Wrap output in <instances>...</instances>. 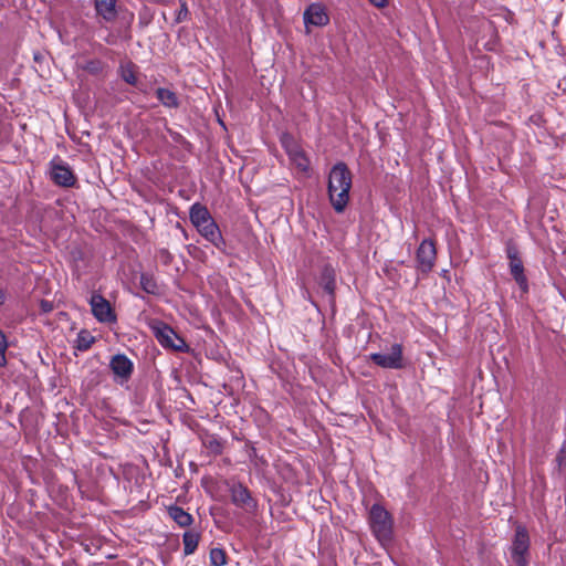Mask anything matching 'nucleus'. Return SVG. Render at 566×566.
Returning <instances> with one entry per match:
<instances>
[{"mask_svg": "<svg viewBox=\"0 0 566 566\" xmlns=\"http://www.w3.org/2000/svg\"><path fill=\"white\" fill-rule=\"evenodd\" d=\"M352 178L349 168L343 161L335 164L328 174V199L337 213L344 212L349 202Z\"/></svg>", "mask_w": 566, "mask_h": 566, "instance_id": "f257e3e1", "label": "nucleus"}, {"mask_svg": "<svg viewBox=\"0 0 566 566\" xmlns=\"http://www.w3.org/2000/svg\"><path fill=\"white\" fill-rule=\"evenodd\" d=\"M189 219L197 231L219 251H226V240L219 226L211 217L208 208L199 202L193 203L189 210Z\"/></svg>", "mask_w": 566, "mask_h": 566, "instance_id": "f03ea898", "label": "nucleus"}, {"mask_svg": "<svg viewBox=\"0 0 566 566\" xmlns=\"http://www.w3.org/2000/svg\"><path fill=\"white\" fill-rule=\"evenodd\" d=\"M148 327L157 342L165 349H170L178 353H187L189 350V346L186 340L164 321L153 318L148 322Z\"/></svg>", "mask_w": 566, "mask_h": 566, "instance_id": "7ed1b4c3", "label": "nucleus"}, {"mask_svg": "<svg viewBox=\"0 0 566 566\" xmlns=\"http://www.w3.org/2000/svg\"><path fill=\"white\" fill-rule=\"evenodd\" d=\"M368 521L373 534L381 544L392 539V516L382 505L375 503L370 507Z\"/></svg>", "mask_w": 566, "mask_h": 566, "instance_id": "20e7f679", "label": "nucleus"}, {"mask_svg": "<svg viewBox=\"0 0 566 566\" xmlns=\"http://www.w3.org/2000/svg\"><path fill=\"white\" fill-rule=\"evenodd\" d=\"M530 546L531 539L526 526L516 524L511 546V558L516 566H528Z\"/></svg>", "mask_w": 566, "mask_h": 566, "instance_id": "39448f33", "label": "nucleus"}, {"mask_svg": "<svg viewBox=\"0 0 566 566\" xmlns=\"http://www.w3.org/2000/svg\"><path fill=\"white\" fill-rule=\"evenodd\" d=\"M50 179L59 187L72 188L76 185L77 178L67 163L55 156L50 163Z\"/></svg>", "mask_w": 566, "mask_h": 566, "instance_id": "423d86ee", "label": "nucleus"}, {"mask_svg": "<svg viewBox=\"0 0 566 566\" xmlns=\"http://www.w3.org/2000/svg\"><path fill=\"white\" fill-rule=\"evenodd\" d=\"M506 256L509 259V266L511 275L513 276L520 289L526 293L528 291V281L524 273L523 261L520 256V251L514 242L509 241L505 248Z\"/></svg>", "mask_w": 566, "mask_h": 566, "instance_id": "0eeeda50", "label": "nucleus"}, {"mask_svg": "<svg viewBox=\"0 0 566 566\" xmlns=\"http://www.w3.org/2000/svg\"><path fill=\"white\" fill-rule=\"evenodd\" d=\"M281 143L289 156L290 161L296 167L298 171L307 174L310 170V159L301 145L291 135L287 134L282 136Z\"/></svg>", "mask_w": 566, "mask_h": 566, "instance_id": "6e6552de", "label": "nucleus"}, {"mask_svg": "<svg viewBox=\"0 0 566 566\" xmlns=\"http://www.w3.org/2000/svg\"><path fill=\"white\" fill-rule=\"evenodd\" d=\"M436 258L437 249L434 241L430 239L422 240L416 253L417 268L422 273H429L434 266Z\"/></svg>", "mask_w": 566, "mask_h": 566, "instance_id": "1a4fd4ad", "label": "nucleus"}, {"mask_svg": "<svg viewBox=\"0 0 566 566\" xmlns=\"http://www.w3.org/2000/svg\"><path fill=\"white\" fill-rule=\"evenodd\" d=\"M90 305L93 316L101 323H115L117 317L111 303L101 294L91 296Z\"/></svg>", "mask_w": 566, "mask_h": 566, "instance_id": "9d476101", "label": "nucleus"}, {"mask_svg": "<svg viewBox=\"0 0 566 566\" xmlns=\"http://www.w3.org/2000/svg\"><path fill=\"white\" fill-rule=\"evenodd\" d=\"M369 357L374 364L381 368L400 369L403 366L402 346L400 344H394L389 354L373 353Z\"/></svg>", "mask_w": 566, "mask_h": 566, "instance_id": "9b49d317", "label": "nucleus"}, {"mask_svg": "<svg viewBox=\"0 0 566 566\" xmlns=\"http://www.w3.org/2000/svg\"><path fill=\"white\" fill-rule=\"evenodd\" d=\"M230 495L232 503L240 509L250 512L256 507V502L251 492L242 483L233 484L230 489Z\"/></svg>", "mask_w": 566, "mask_h": 566, "instance_id": "f8f14e48", "label": "nucleus"}, {"mask_svg": "<svg viewBox=\"0 0 566 566\" xmlns=\"http://www.w3.org/2000/svg\"><path fill=\"white\" fill-rule=\"evenodd\" d=\"M304 22L306 25L325 27L329 23V15L323 4L312 3L304 11Z\"/></svg>", "mask_w": 566, "mask_h": 566, "instance_id": "ddd939ff", "label": "nucleus"}, {"mask_svg": "<svg viewBox=\"0 0 566 566\" xmlns=\"http://www.w3.org/2000/svg\"><path fill=\"white\" fill-rule=\"evenodd\" d=\"M109 368L116 377L128 380L133 374L134 364L126 355L116 354L109 361Z\"/></svg>", "mask_w": 566, "mask_h": 566, "instance_id": "4468645a", "label": "nucleus"}, {"mask_svg": "<svg viewBox=\"0 0 566 566\" xmlns=\"http://www.w3.org/2000/svg\"><path fill=\"white\" fill-rule=\"evenodd\" d=\"M117 0H94L96 17L104 22H114L117 18Z\"/></svg>", "mask_w": 566, "mask_h": 566, "instance_id": "2eb2a0df", "label": "nucleus"}, {"mask_svg": "<svg viewBox=\"0 0 566 566\" xmlns=\"http://www.w3.org/2000/svg\"><path fill=\"white\" fill-rule=\"evenodd\" d=\"M319 286L323 291L331 297V300L335 298V289H336V273L333 266L325 265L321 272Z\"/></svg>", "mask_w": 566, "mask_h": 566, "instance_id": "dca6fc26", "label": "nucleus"}, {"mask_svg": "<svg viewBox=\"0 0 566 566\" xmlns=\"http://www.w3.org/2000/svg\"><path fill=\"white\" fill-rule=\"evenodd\" d=\"M168 516L180 527H189L193 523V517L181 506L170 505L167 507Z\"/></svg>", "mask_w": 566, "mask_h": 566, "instance_id": "f3484780", "label": "nucleus"}, {"mask_svg": "<svg viewBox=\"0 0 566 566\" xmlns=\"http://www.w3.org/2000/svg\"><path fill=\"white\" fill-rule=\"evenodd\" d=\"M200 539L201 534L196 530H188L182 534L185 556L192 555L197 551Z\"/></svg>", "mask_w": 566, "mask_h": 566, "instance_id": "a211bd4d", "label": "nucleus"}, {"mask_svg": "<svg viewBox=\"0 0 566 566\" xmlns=\"http://www.w3.org/2000/svg\"><path fill=\"white\" fill-rule=\"evenodd\" d=\"M202 444L211 454L220 455L224 450L226 441L216 434H207L202 439Z\"/></svg>", "mask_w": 566, "mask_h": 566, "instance_id": "6ab92c4d", "label": "nucleus"}, {"mask_svg": "<svg viewBox=\"0 0 566 566\" xmlns=\"http://www.w3.org/2000/svg\"><path fill=\"white\" fill-rule=\"evenodd\" d=\"M137 71L138 66L132 61L120 63L119 65L120 77L129 85L135 86L137 84Z\"/></svg>", "mask_w": 566, "mask_h": 566, "instance_id": "aec40b11", "label": "nucleus"}, {"mask_svg": "<svg viewBox=\"0 0 566 566\" xmlns=\"http://www.w3.org/2000/svg\"><path fill=\"white\" fill-rule=\"evenodd\" d=\"M140 287L144 292L150 295H160L161 287L153 274L142 273L140 275Z\"/></svg>", "mask_w": 566, "mask_h": 566, "instance_id": "412c9836", "label": "nucleus"}, {"mask_svg": "<svg viewBox=\"0 0 566 566\" xmlns=\"http://www.w3.org/2000/svg\"><path fill=\"white\" fill-rule=\"evenodd\" d=\"M156 96L160 101V103L166 107L176 108L179 105L177 95L175 94V92L168 88H157Z\"/></svg>", "mask_w": 566, "mask_h": 566, "instance_id": "4be33fe9", "label": "nucleus"}, {"mask_svg": "<svg viewBox=\"0 0 566 566\" xmlns=\"http://www.w3.org/2000/svg\"><path fill=\"white\" fill-rule=\"evenodd\" d=\"M95 343V337L87 329H81L77 333L74 347L80 352L88 350Z\"/></svg>", "mask_w": 566, "mask_h": 566, "instance_id": "5701e85b", "label": "nucleus"}, {"mask_svg": "<svg viewBox=\"0 0 566 566\" xmlns=\"http://www.w3.org/2000/svg\"><path fill=\"white\" fill-rule=\"evenodd\" d=\"M106 64L99 60V59H90V60H86L84 61L80 67L87 72L88 74L91 75H99L104 69H105Z\"/></svg>", "mask_w": 566, "mask_h": 566, "instance_id": "b1692460", "label": "nucleus"}, {"mask_svg": "<svg viewBox=\"0 0 566 566\" xmlns=\"http://www.w3.org/2000/svg\"><path fill=\"white\" fill-rule=\"evenodd\" d=\"M209 559L211 566H224L228 562L227 554L222 548H212L209 553Z\"/></svg>", "mask_w": 566, "mask_h": 566, "instance_id": "393cba45", "label": "nucleus"}, {"mask_svg": "<svg viewBox=\"0 0 566 566\" xmlns=\"http://www.w3.org/2000/svg\"><path fill=\"white\" fill-rule=\"evenodd\" d=\"M8 342L3 332L0 329V367H4L7 365V353Z\"/></svg>", "mask_w": 566, "mask_h": 566, "instance_id": "a878e982", "label": "nucleus"}, {"mask_svg": "<svg viewBox=\"0 0 566 566\" xmlns=\"http://www.w3.org/2000/svg\"><path fill=\"white\" fill-rule=\"evenodd\" d=\"M189 10L186 2H182L180 9L177 12L176 21L182 22L188 18Z\"/></svg>", "mask_w": 566, "mask_h": 566, "instance_id": "bb28decb", "label": "nucleus"}, {"mask_svg": "<svg viewBox=\"0 0 566 566\" xmlns=\"http://www.w3.org/2000/svg\"><path fill=\"white\" fill-rule=\"evenodd\" d=\"M40 308L43 313H50L53 310V304L48 300H42L40 302Z\"/></svg>", "mask_w": 566, "mask_h": 566, "instance_id": "cd10ccee", "label": "nucleus"}, {"mask_svg": "<svg viewBox=\"0 0 566 566\" xmlns=\"http://www.w3.org/2000/svg\"><path fill=\"white\" fill-rule=\"evenodd\" d=\"M368 1L377 8H385L388 4V0H368Z\"/></svg>", "mask_w": 566, "mask_h": 566, "instance_id": "c85d7f7f", "label": "nucleus"}, {"mask_svg": "<svg viewBox=\"0 0 566 566\" xmlns=\"http://www.w3.org/2000/svg\"><path fill=\"white\" fill-rule=\"evenodd\" d=\"M6 301L4 292L0 289V305H2Z\"/></svg>", "mask_w": 566, "mask_h": 566, "instance_id": "c756f323", "label": "nucleus"}]
</instances>
